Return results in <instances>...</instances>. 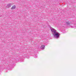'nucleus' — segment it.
Listing matches in <instances>:
<instances>
[{
	"label": "nucleus",
	"instance_id": "f257e3e1",
	"mask_svg": "<svg viewBox=\"0 0 76 76\" xmlns=\"http://www.w3.org/2000/svg\"><path fill=\"white\" fill-rule=\"evenodd\" d=\"M50 29L51 31L52 32V34L53 36L56 39L59 38V37H60V33L57 32L56 30L52 27H50Z\"/></svg>",
	"mask_w": 76,
	"mask_h": 76
},
{
	"label": "nucleus",
	"instance_id": "f03ea898",
	"mask_svg": "<svg viewBox=\"0 0 76 76\" xmlns=\"http://www.w3.org/2000/svg\"><path fill=\"white\" fill-rule=\"evenodd\" d=\"M41 49H42V50H44V49H45V45H42L41 47Z\"/></svg>",
	"mask_w": 76,
	"mask_h": 76
},
{
	"label": "nucleus",
	"instance_id": "7ed1b4c3",
	"mask_svg": "<svg viewBox=\"0 0 76 76\" xmlns=\"http://www.w3.org/2000/svg\"><path fill=\"white\" fill-rule=\"evenodd\" d=\"M72 23L70 22H65V24L66 25H70Z\"/></svg>",
	"mask_w": 76,
	"mask_h": 76
},
{
	"label": "nucleus",
	"instance_id": "20e7f679",
	"mask_svg": "<svg viewBox=\"0 0 76 76\" xmlns=\"http://www.w3.org/2000/svg\"><path fill=\"white\" fill-rule=\"evenodd\" d=\"M12 4H9L7 5V7H11V6H12Z\"/></svg>",
	"mask_w": 76,
	"mask_h": 76
},
{
	"label": "nucleus",
	"instance_id": "39448f33",
	"mask_svg": "<svg viewBox=\"0 0 76 76\" xmlns=\"http://www.w3.org/2000/svg\"><path fill=\"white\" fill-rule=\"evenodd\" d=\"M15 8H16V6L15 5H14L11 8V9H15Z\"/></svg>",
	"mask_w": 76,
	"mask_h": 76
},
{
	"label": "nucleus",
	"instance_id": "423d86ee",
	"mask_svg": "<svg viewBox=\"0 0 76 76\" xmlns=\"http://www.w3.org/2000/svg\"><path fill=\"white\" fill-rule=\"evenodd\" d=\"M34 57H35V58H37V55H35V56H34Z\"/></svg>",
	"mask_w": 76,
	"mask_h": 76
},
{
	"label": "nucleus",
	"instance_id": "0eeeda50",
	"mask_svg": "<svg viewBox=\"0 0 76 76\" xmlns=\"http://www.w3.org/2000/svg\"><path fill=\"white\" fill-rule=\"evenodd\" d=\"M70 27H71V28H75V26H71Z\"/></svg>",
	"mask_w": 76,
	"mask_h": 76
}]
</instances>
